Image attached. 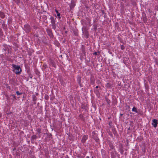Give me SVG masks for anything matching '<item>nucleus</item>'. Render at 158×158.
I'll use <instances>...</instances> for the list:
<instances>
[{"mask_svg":"<svg viewBox=\"0 0 158 158\" xmlns=\"http://www.w3.org/2000/svg\"><path fill=\"white\" fill-rule=\"evenodd\" d=\"M12 67L14 68L13 70V71L16 74H18L20 73L22 71V69L20 66L15 64H12Z\"/></svg>","mask_w":158,"mask_h":158,"instance_id":"1","label":"nucleus"},{"mask_svg":"<svg viewBox=\"0 0 158 158\" xmlns=\"http://www.w3.org/2000/svg\"><path fill=\"white\" fill-rule=\"evenodd\" d=\"M23 29L26 33H29L31 31V28L29 24H27L24 25Z\"/></svg>","mask_w":158,"mask_h":158,"instance_id":"2","label":"nucleus"},{"mask_svg":"<svg viewBox=\"0 0 158 158\" xmlns=\"http://www.w3.org/2000/svg\"><path fill=\"white\" fill-rule=\"evenodd\" d=\"M98 134L96 133L95 132H92V137L96 142H99V139L98 137Z\"/></svg>","mask_w":158,"mask_h":158,"instance_id":"3","label":"nucleus"},{"mask_svg":"<svg viewBox=\"0 0 158 158\" xmlns=\"http://www.w3.org/2000/svg\"><path fill=\"white\" fill-rule=\"evenodd\" d=\"M50 19L52 26V28L55 29L56 28V27L54 18L53 17L51 16Z\"/></svg>","mask_w":158,"mask_h":158,"instance_id":"4","label":"nucleus"},{"mask_svg":"<svg viewBox=\"0 0 158 158\" xmlns=\"http://www.w3.org/2000/svg\"><path fill=\"white\" fill-rule=\"evenodd\" d=\"M47 34L51 38H53L54 37V35L52 33V30L49 28H47L46 29Z\"/></svg>","mask_w":158,"mask_h":158,"instance_id":"5","label":"nucleus"},{"mask_svg":"<svg viewBox=\"0 0 158 158\" xmlns=\"http://www.w3.org/2000/svg\"><path fill=\"white\" fill-rule=\"evenodd\" d=\"M75 6V2L74 0H72L70 5V10H73Z\"/></svg>","mask_w":158,"mask_h":158,"instance_id":"6","label":"nucleus"},{"mask_svg":"<svg viewBox=\"0 0 158 158\" xmlns=\"http://www.w3.org/2000/svg\"><path fill=\"white\" fill-rule=\"evenodd\" d=\"M152 125H153L154 127H156L157 126V124H158V121L156 119H153L152 120Z\"/></svg>","mask_w":158,"mask_h":158,"instance_id":"7","label":"nucleus"},{"mask_svg":"<svg viewBox=\"0 0 158 158\" xmlns=\"http://www.w3.org/2000/svg\"><path fill=\"white\" fill-rule=\"evenodd\" d=\"M117 153L115 150L111 152V158H116Z\"/></svg>","mask_w":158,"mask_h":158,"instance_id":"8","label":"nucleus"},{"mask_svg":"<svg viewBox=\"0 0 158 158\" xmlns=\"http://www.w3.org/2000/svg\"><path fill=\"white\" fill-rule=\"evenodd\" d=\"M42 41L44 44H47L48 43V40L45 36H43L42 37Z\"/></svg>","mask_w":158,"mask_h":158,"instance_id":"9","label":"nucleus"},{"mask_svg":"<svg viewBox=\"0 0 158 158\" xmlns=\"http://www.w3.org/2000/svg\"><path fill=\"white\" fill-rule=\"evenodd\" d=\"M88 136L87 135H84L83 136L81 141L82 143H84L85 142L86 140L87 139Z\"/></svg>","mask_w":158,"mask_h":158,"instance_id":"10","label":"nucleus"},{"mask_svg":"<svg viewBox=\"0 0 158 158\" xmlns=\"http://www.w3.org/2000/svg\"><path fill=\"white\" fill-rule=\"evenodd\" d=\"M32 100L34 102L33 104L35 105L36 104V101L37 99V98L35 95H33L32 96Z\"/></svg>","mask_w":158,"mask_h":158,"instance_id":"11","label":"nucleus"},{"mask_svg":"<svg viewBox=\"0 0 158 158\" xmlns=\"http://www.w3.org/2000/svg\"><path fill=\"white\" fill-rule=\"evenodd\" d=\"M77 81L78 82V83L79 85L81 87H82V86L81 85V77L80 76H79L77 78Z\"/></svg>","mask_w":158,"mask_h":158,"instance_id":"12","label":"nucleus"},{"mask_svg":"<svg viewBox=\"0 0 158 158\" xmlns=\"http://www.w3.org/2000/svg\"><path fill=\"white\" fill-rule=\"evenodd\" d=\"M37 139V136L35 135H34L31 136V142L32 143V141L36 139Z\"/></svg>","mask_w":158,"mask_h":158,"instance_id":"13","label":"nucleus"},{"mask_svg":"<svg viewBox=\"0 0 158 158\" xmlns=\"http://www.w3.org/2000/svg\"><path fill=\"white\" fill-rule=\"evenodd\" d=\"M105 100L108 104V106L110 107V100L108 98L106 97Z\"/></svg>","mask_w":158,"mask_h":158,"instance_id":"14","label":"nucleus"},{"mask_svg":"<svg viewBox=\"0 0 158 158\" xmlns=\"http://www.w3.org/2000/svg\"><path fill=\"white\" fill-rule=\"evenodd\" d=\"M112 85L111 83L108 82L106 85V86L107 88H109L112 87Z\"/></svg>","mask_w":158,"mask_h":158,"instance_id":"15","label":"nucleus"},{"mask_svg":"<svg viewBox=\"0 0 158 158\" xmlns=\"http://www.w3.org/2000/svg\"><path fill=\"white\" fill-rule=\"evenodd\" d=\"M84 33L86 37L87 38L89 36V33L87 31V29L86 28H84Z\"/></svg>","mask_w":158,"mask_h":158,"instance_id":"16","label":"nucleus"},{"mask_svg":"<svg viewBox=\"0 0 158 158\" xmlns=\"http://www.w3.org/2000/svg\"><path fill=\"white\" fill-rule=\"evenodd\" d=\"M109 146L110 148V150L111 151L112 150H113L114 151V150H115V149L114 148V146L112 143H110Z\"/></svg>","mask_w":158,"mask_h":158,"instance_id":"17","label":"nucleus"},{"mask_svg":"<svg viewBox=\"0 0 158 158\" xmlns=\"http://www.w3.org/2000/svg\"><path fill=\"white\" fill-rule=\"evenodd\" d=\"M101 152L102 156H104L106 155V152L104 150L102 149L101 150Z\"/></svg>","mask_w":158,"mask_h":158,"instance_id":"18","label":"nucleus"},{"mask_svg":"<svg viewBox=\"0 0 158 158\" xmlns=\"http://www.w3.org/2000/svg\"><path fill=\"white\" fill-rule=\"evenodd\" d=\"M5 21H4L3 22V23L2 24V27L4 29H5L7 26L5 24Z\"/></svg>","mask_w":158,"mask_h":158,"instance_id":"19","label":"nucleus"},{"mask_svg":"<svg viewBox=\"0 0 158 158\" xmlns=\"http://www.w3.org/2000/svg\"><path fill=\"white\" fill-rule=\"evenodd\" d=\"M36 131H37V132L39 134V135L42 132L41 129L40 128H38L37 129Z\"/></svg>","mask_w":158,"mask_h":158,"instance_id":"20","label":"nucleus"},{"mask_svg":"<svg viewBox=\"0 0 158 158\" xmlns=\"http://www.w3.org/2000/svg\"><path fill=\"white\" fill-rule=\"evenodd\" d=\"M13 1L17 5H19L20 3V0H13Z\"/></svg>","mask_w":158,"mask_h":158,"instance_id":"21","label":"nucleus"},{"mask_svg":"<svg viewBox=\"0 0 158 158\" xmlns=\"http://www.w3.org/2000/svg\"><path fill=\"white\" fill-rule=\"evenodd\" d=\"M79 117L82 120L84 121L85 118L81 114H80L79 115Z\"/></svg>","mask_w":158,"mask_h":158,"instance_id":"22","label":"nucleus"},{"mask_svg":"<svg viewBox=\"0 0 158 158\" xmlns=\"http://www.w3.org/2000/svg\"><path fill=\"white\" fill-rule=\"evenodd\" d=\"M49 97L48 95L47 94H45V96H44V98L45 99H46L47 100H48L49 99Z\"/></svg>","mask_w":158,"mask_h":158,"instance_id":"23","label":"nucleus"},{"mask_svg":"<svg viewBox=\"0 0 158 158\" xmlns=\"http://www.w3.org/2000/svg\"><path fill=\"white\" fill-rule=\"evenodd\" d=\"M132 111L134 112H135L136 113H137V109L136 107H134L132 109Z\"/></svg>","mask_w":158,"mask_h":158,"instance_id":"24","label":"nucleus"},{"mask_svg":"<svg viewBox=\"0 0 158 158\" xmlns=\"http://www.w3.org/2000/svg\"><path fill=\"white\" fill-rule=\"evenodd\" d=\"M10 97L11 96L13 97V100H14V99L16 100L17 99L16 96H15V95L13 94H12L11 95H10Z\"/></svg>","mask_w":158,"mask_h":158,"instance_id":"25","label":"nucleus"},{"mask_svg":"<svg viewBox=\"0 0 158 158\" xmlns=\"http://www.w3.org/2000/svg\"><path fill=\"white\" fill-rule=\"evenodd\" d=\"M51 64H52V65L53 67H54L55 68H56V65L55 63H54L52 61Z\"/></svg>","mask_w":158,"mask_h":158,"instance_id":"26","label":"nucleus"},{"mask_svg":"<svg viewBox=\"0 0 158 158\" xmlns=\"http://www.w3.org/2000/svg\"><path fill=\"white\" fill-rule=\"evenodd\" d=\"M56 13L57 14V15L59 17L60 16V13L58 12V11L57 10H56Z\"/></svg>","mask_w":158,"mask_h":158,"instance_id":"27","label":"nucleus"},{"mask_svg":"<svg viewBox=\"0 0 158 158\" xmlns=\"http://www.w3.org/2000/svg\"><path fill=\"white\" fill-rule=\"evenodd\" d=\"M7 85H8V84ZM6 89H7L9 91L10 90H11V88H10V86H9L8 85H7L6 86Z\"/></svg>","mask_w":158,"mask_h":158,"instance_id":"28","label":"nucleus"},{"mask_svg":"<svg viewBox=\"0 0 158 158\" xmlns=\"http://www.w3.org/2000/svg\"><path fill=\"white\" fill-rule=\"evenodd\" d=\"M16 94L17 95H20L22 94V93H19L18 91L16 92Z\"/></svg>","mask_w":158,"mask_h":158,"instance_id":"29","label":"nucleus"},{"mask_svg":"<svg viewBox=\"0 0 158 158\" xmlns=\"http://www.w3.org/2000/svg\"><path fill=\"white\" fill-rule=\"evenodd\" d=\"M8 23L9 24H10L12 23V20L11 19H9L8 20Z\"/></svg>","mask_w":158,"mask_h":158,"instance_id":"30","label":"nucleus"},{"mask_svg":"<svg viewBox=\"0 0 158 158\" xmlns=\"http://www.w3.org/2000/svg\"><path fill=\"white\" fill-rule=\"evenodd\" d=\"M3 35V32L2 31V29L0 28V35Z\"/></svg>","mask_w":158,"mask_h":158,"instance_id":"31","label":"nucleus"},{"mask_svg":"<svg viewBox=\"0 0 158 158\" xmlns=\"http://www.w3.org/2000/svg\"><path fill=\"white\" fill-rule=\"evenodd\" d=\"M43 66L45 69H46L47 68H48L47 65L46 64H44Z\"/></svg>","mask_w":158,"mask_h":158,"instance_id":"32","label":"nucleus"},{"mask_svg":"<svg viewBox=\"0 0 158 158\" xmlns=\"http://www.w3.org/2000/svg\"><path fill=\"white\" fill-rule=\"evenodd\" d=\"M86 107L84 105H82L81 106V108L83 109H85L86 110Z\"/></svg>","mask_w":158,"mask_h":158,"instance_id":"33","label":"nucleus"},{"mask_svg":"<svg viewBox=\"0 0 158 158\" xmlns=\"http://www.w3.org/2000/svg\"><path fill=\"white\" fill-rule=\"evenodd\" d=\"M121 49L122 50L124 49V48H125L124 46L123 45L121 46Z\"/></svg>","mask_w":158,"mask_h":158,"instance_id":"34","label":"nucleus"},{"mask_svg":"<svg viewBox=\"0 0 158 158\" xmlns=\"http://www.w3.org/2000/svg\"><path fill=\"white\" fill-rule=\"evenodd\" d=\"M112 131H113V133L115 134V133H116V131L114 129H112Z\"/></svg>","mask_w":158,"mask_h":158,"instance_id":"35","label":"nucleus"},{"mask_svg":"<svg viewBox=\"0 0 158 158\" xmlns=\"http://www.w3.org/2000/svg\"><path fill=\"white\" fill-rule=\"evenodd\" d=\"M93 55H98L97 52H94L93 53Z\"/></svg>","mask_w":158,"mask_h":158,"instance_id":"36","label":"nucleus"},{"mask_svg":"<svg viewBox=\"0 0 158 158\" xmlns=\"http://www.w3.org/2000/svg\"><path fill=\"white\" fill-rule=\"evenodd\" d=\"M124 152V151L123 149L121 150V153L122 154H123V152Z\"/></svg>","mask_w":158,"mask_h":158,"instance_id":"37","label":"nucleus"},{"mask_svg":"<svg viewBox=\"0 0 158 158\" xmlns=\"http://www.w3.org/2000/svg\"><path fill=\"white\" fill-rule=\"evenodd\" d=\"M6 97L7 98V99L8 100L9 98V97L8 96V95L6 94Z\"/></svg>","mask_w":158,"mask_h":158,"instance_id":"38","label":"nucleus"},{"mask_svg":"<svg viewBox=\"0 0 158 158\" xmlns=\"http://www.w3.org/2000/svg\"><path fill=\"white\" fill-rule=\"evenodd\" d=\"M123 114H120V118H121L123 115Z\"/></svg>","mask_w":158,"mask_h":158,"instance_id":"39","label":"nucleus"},{"mask_svg":"<svg viewBox=\"0 0 158 158\" xmlns=\"http://www.w3.org/2000/svg\"><path fill=\"white\" fill-rule=\"evenodd\" d=\"M16 149V148H14L13 149V151H15V150Z\"/></svg>","mask_w":158,"mask_h":158,"instance_id":"40","label":"nucleus"},{"mask_svg":"<svg viewBox=\"0 0 158 158\" xmlns=\"http://www.w3.org/2000/svg\"><path fill=\"white\" fill-rule=\"evenodd\" d=\"M98 92V90H94V92Z\"/></svg>","mask_w":158,"mask_h":158,"instance_id":"41","label":"nucleus"},{"mask_svg":"<svg viewBox=\"0 0 158 158\" xmlns=\"http://www.w3.org/2000/svg\"><path fill=\"white\" fill-rule=\"evenodd\" d=\"M65 158H69L68 156H67L65 157Z\"/></svg>","mask_w":158,"mask_h":158,"instance_id":"42","label":"nucleus"},{"mask_svg":"<svg viewBox=\"0 0 158 158\" xmlns=\"http://www.w3.org/2000/svg\"><path fill=\"white\" fill-rule=\"evenodd\" d=\"M52 136V135L51 134H50V135H49V137H50Z\"/></svg>","mask_w":158,"mask_h":158,"instance_id":"43","label":"nucleus"},{"mask_svg":"<svg viewBox=\"0 0 158 158\" xmlns=\"http://www.w3.org/2000/svg\"><path fill=\"white\" fill-rule=\"evenodd\" d=\"M98 88V86H97L96 87V88L97 89Z\"/></svg>","mask_w":158,"mask_h":158,"instance_id":"44","label":"nucleus"},{"mask_svg":"<svg viewBox=\"0 0 158 158\" xmlns=\"http://www.w3.org/2000/svg\"><path fill=\"white\" fill-rule=\"evenodd\" d=\"M29 70H28L27 71V73H29Z\"/></svg>","mask_w":158,"mask_h":158,"instance_id":"45","label":"nucleus"},{"mask_svg":"<svg viewBox=\"0 0 158 158\" xmlns=\"http://www.w3.org/2000/svg\"><path fill=\"white\" fill-rule=\"evenodd\" d=\"M30 78L31 79L32 78V77L31 76L30 77Z\"/></svg>","mask_w":158,"mask_h":158,"instance_id":"46","label":"nucleus"},{"mask_svg":"<svg viewBox=\"0 0 158 158\" xmlns=\"http://www.w3.org/2000/svg\"><path fill=\"white\" fill-rule=\"evenodd\" d=\"M86 158H89V156H87V157H86Z\"/></svg>","mask_w":158,"mask_h":158,"instance_id":"47","label":"nucleus"},{"mask_svg":"<svg viewBox=\"0 0 158 158\" xmlns=\"http://www.w3.org/2000/svg\"><path fill=\"white\" fill-rule=\"evenodd\" d=\"M75 35H77V34L75 33Z\"/></svg>","mask_w":158,"mask_h":158,"instance_id":"48","label":"nucleus"},{"mask_svg":"<svg viewBox=\"0 0 158 158\" xmlns=\"http://www.w3.org/2000/svg\"><path fill=\"white\" fill-rule=\"evenodd\" d=\"M103 12H104V11H103V10H102V12L103 13Z\"/></svg>","mask_w":158,"mask_h":158,"instance_id":"49","label":"nucleus"},{"mask_svg":"<svg viewBox=\"0 0 158 158\" xmlns=\"http://www.w3.org/2000/svg\"><path fill=\"white\" fill-rule=\"evenodd\" d=\"M127 106L129 108L130 107L129 106Z\"/></svg>","mask_w":158,"mask_h":158,"instance_id":"50","label":"nucleus"},{"mask_svg":"<svg viewBox=\"0 0 158 158\" xmlns=\"http://www.w3.org/2000/svg\"><path fill=\"white\" fill-rule=\"evenodd\" d=\"M95 29L96 30L97 29V28H95Z\"/></svg>","mask_w":158,"mask_h":158,"instance_id":"51","label":"nucleus"},{"mask_svg":"<svg viewBox=\"0 0 158 158\" xmlns=\"http://www.w3.org/2000/svg\"><path fill=\"white\" fill-rule=\"evenodd\" d=\"M82 31H83V28H82Z\"/></svg>","mask_w":158,"mask_h":158,"instance_id":"52","label":"nucleus"},{"mask_svg":"<svg viewBox=\"0 0 158 158\" xmlns=\"http://www.w3.org/2000/svg\"><path fill=\"white\" fill-rule=\"evenodd\" d=\"M36 37H38V36L36 35Z\"/></svg>","mask_w":158,"mask_h":158,"instance_id":"53","label":"nucleus"},{"mask_svg":"<svg viewBox=\"0 0 158 158\" xmlns=\"http://www.w3.org/2000/svg\"><path fill=\"white\" fill-rule=\"evenodd\" d=\"M92 158H93V156H92Z\"/></svg>","mask_w":158,"mask_h":158,"instance_id":"54","label":"nucleus"}]
</instances>
